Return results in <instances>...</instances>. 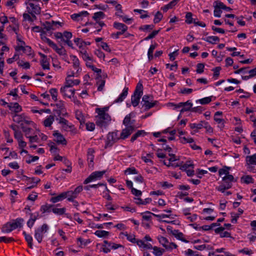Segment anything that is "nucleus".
Returning <instances> with one entry per match:
<instances>
[{
  "label": "nucleus",
  "mask_w": 256,
  "mask_h": 256,
  "mask_svg": "<svg viewBox=\"0 0 256 256\" xmlns=\"http://www.w3.org/2000/svg\"><path fill=\"white\" fill-rule=\"evenodd\" d=\"M72 61V66L76 71L69 70L67 72L68 76L78 77L82 72V68L80 66V60L78 58L74 55L70 56Z\"/></svg>",
  "instance_id": "f257e3e1"
},
{
  "label": "nucleus",
  "mask_w": 256,
  "mask_h": 256,
  "mask_svg": "<svg viewBox=\"0 0 256 256\" xmlns=\"http://www.w3.org/2000/svg\"><path fill=\"white\" fill-rule=\"evenodd\" d=\"M143 86L142 83L139 82L136 88L134 94L131 97V102L132 105L136 107L140 102V98L142 94Z\"/></svg>",
  "instance_id": "f03ea898"
},
{
  "label": "nucleus",
  "mask_w": 256,
  "mask_h": 256,
  "mask_svg": "<svg viewBox=\"0 0 256 256\" xmlns=\"http://www.w3.org/2000/svg\"><path fill=\"white\" fill-rule=\"evenodd\" d=\"M96 116V124L100 128H106L111 121V117L108 114L97 113Z\"/></svg>",
  "instance_id": "7ed1b4c3"
},
{
  "label": "nucleus",
  "mask_w": 256,
  "mask_h": 256,
  "mask_svg": "<svg viewBox=\"0 0 256 256\" xmlns=\"http://www.w3.org/2000/svg\"><path fill=\"white\" fill-rule=\"evenodd\" d=\"M142 106L146 110H148L155 106H156L158 102L154 100V97L151 95H144L142 98Z\"/></svg>",
  "instance_id": "20e7f679"
},
{
  "label": "nucleus",
  "mask_w": 256,
  "mask_h": 256,
  "mask_svg": "<svg viewBox=\"0 0 256 256\" xmlns=\"http://www.w3.org/2000/svg\"><path fill=\"white\" fill-rule=\"evenodd\" d=\"M56 120H58V123L62 124V128L64 130L70 131L74 134H76V130L74 125L69 124L68 120L62 117L56 118Z\"/></svg>",
  "instance_id": "39448f33"
},
{
  "label": "nucleus",
  "mask_w": 256,
  "mask_h": 256,
  "mask_svg": "<svg viewBox=\"0 0 256 256\" xmlns=\"http://www.w3.org/2000/svg\"><path fill=\"white\" fill-rule=\"evenodd\" d=\"M27 118L24 115V120H23V122L21 123V127L23 131L25 132L26 136L29 138V141L30 142V147H32V136L30 134V128H27L25 125H29L30 124L31 121L29 120L26 119Z\"/></svg>",
  "instance_id": "423d86ee"
},
{
  "label": "nucleus",
  "mask_w": 256,
  "mask_h": 256,
  "mask_svg": "<svg viewBox=\"0 0 256 256\" xmlns=\"http://www.w3.org/2000/svg\"><path fill=\"white\" fill-rule=\"evenodd\" d=\"M120 138L118 136V132H109L107 136V140L106 142L105 148L111 147Z\"/></svg>",
  "instance_id": "0eeeda50"
},
{
  "label": "nucleus",
  "mask_w": 256,
  "mask_h": 256,
  "mask_svg": "<svg viewBox=\"0 0 256 256\" xmlns=\"http://www.w3.org/2000/svg\"><path fill=\"white\" fill-rule=\"evenodd\" d=\"M48 230V226L46 224L36 230L34 236L39 243L42 240L43 234L46 232Z\"/></svg>",
  "instance_id": "6e6552de"
},
{
  "label": "nucleus",
  "mask_w": 256,
  "mask_h": 256,
  "mask_svg": "<svg viewBox=\"0 0 256 256\" xmlns=\"http://www.w3.org/2000/svg\"><path fill=\"white\" fill-rule=\"evenodd\" d=\"M46 43L48 44L55 51L60 55L62 56L67 57L68 55L66 54V50L62 46L59 48L58 47L56 44H54L52 40L50 39H46Z\"/></svg>",
  "instance_id": "1a4fd4ad"
},
{
  "label": "nucleus",
  "mask_w": 256,
  "mask_h": 256,
  "mask_svg": "<svg viewBox=\"0 0 256 256\" xmlns=\"http://www.w3.org/2000/svg\"><path fill=\"white\" fill-rule=\"evenodd\" d=\"M83 187L82 186H77L74 190H69L66 192L68 198V200L73 201V199L77 198L78 194L82 190Z\"/></svg>",
  "instance_id": "9d476101"
},
{
  "label": "nucleus",
  "mask_w": 256,
  "mask_h": 256,
  "mask_svg": "<svg viewBox=\"0 0 256 256\" xmlns=\"http://www.w3.org/2000/svg\"><path fill=\"white\" fill-rule=\"evenodd\" d=\"M104 173L105 171H96L92 172L90 176L84 180V184H87L96 179L100 178Z\"/></svg>",
  "instance_id": "9b49d317"
},
{
  "label": "nucleus",
  "mask_w": 256,
  "mask_h": 256,
  "mask_svg": "<svg viewBox=\"0 0 256 256\" xmlns=\"http://www.w3.org/2000/svg\"><path fill=\"white\" fill-rule=\"evenodd\" d=\"M44 29L47 31L55 30L58 28V25L62 26V23L60 22H55L52 20L50 22H46L43 24Z\"/></svg>",
  "instance_id": "f8f14e48"
},
{
  "label": "nucleus",
  "mask_w": 256,
  "mask_h": 256,
  "mask_svg": "<svg viewBox=\"0 0 256 256\" xmlns=\"http://www.w3.org/2000/svg\"><path fill=\"white\" fill-rule=\"evenodd\" d=\"M134 129L135 127H132V126H126V128L122 130L120 138L122 140H125L132 134Z\"/></svg>",
  "instance_id": "ddd939ff"
},
{
  "label": "nucleus",
  "mask_w": 256,
  "mask_h": 256,
  "mask_svg": "<svg viewBox=\"0 0 256 256\" xmlns=\"http://www.w3.org/2000/svg\"><path fill=\"white\" fill-rule=\"evenodd\" d=\"M70 88L64 86V87L60 88V92L64 96L71 98L74 94V90L73 89H70Z\"/></svg>",
  "instance_id": "4468645a"
},
{
  "label": "nucleus",
  "mask_w": 256,
  "mask_h": 256,
  "mask_svg": "<svg viewBox=\"0 0 256 256\" xmlns=\"http://www.w3.org/2000/svg\"><path fill=\"white\" fill-rule=\"evenodd\" d=\"M94 150L92 148H90L88 150L87 152V160L88 162V166L90 168H93L94 166Z\"/></svg>",
  "instance_id": "2eb2a0df"
},
{
  "label": "nucleus",
  "mask_w": 256,
  "mask_h": 256,
  "mask_svg": "<svg viewBox=\"0 0 256 256\" xmlns=\"http://www.w3.org/2000/svg\"><path fill=\"white\" fill-rule=\"evenodd\" d=\"M53 135L55 137V140L58 144L64 145L66 144V138L58 131H54Z\"/></svg>",
  "instance_id": "dca6fc26"
},
{
  "label": "nucleus",
  "mask_w": 256,
  "mask_h": 256,
  "mask_svg": "<svg viewBox=\"0 0 256 256\" xmlns=\"http://www.w3.org/2000/svg\"><path fill=\"white\" fill-rule=\"evenodd\" d=\"M33 136V142H40V140H46L47 136L41 133L40 131H36Z\"/></svg>",
  "instance_id": "f3484780"
},
{
  "label": "nucleus",
  "mask_w": 256,
  "mask_h": 256,
  "mask_svg": "<svg viewBox=\"0 0 256 256\" xmlns=\"http://www.w3.org/2000/svg\"><path fill=\"white\" fill-rule=\"evenodd\" d=\"M222 112H220V111H218V112H216L215 114H214V120L218 124H219L220 125L218 126L220 128H224V119H222V118H218V116H221L222 115Z\"/></svg>",
  "instance_id": "a211bd4d"
},
{
  "label": "nucleus",
  "mask_w": 256,
  "mask_h": 256,
  "mask_svg": "<svg viewBox=\"0 0 256 256\" xmlns=\"http://www.w3.org/2000/svg\"><path fill=\"white\" fill-rule=\"evenodd\" d=\"M72 77V76H68V74H67V77L66 80L65 86H66L69 88L72 87V86H74V85H78L80 82V80H72L71 79Z\"/></svg>",
  "instance_id": "6ab92c4d"
},
{
  "label": "nucleus",
  "mask_w": 256,
  "mask_h": 256,
  "mask_svg": "<svg viewBox=\"0 0 256 256\" xmlns=\"http://www.w3.org/2000/svg\"><path fill=\"white\" fill-rule=\"evenodd\" d=\"M114 27L116 30H120V32L124 33L128 30V26L122 24L118 22H114L113 24Z\"/></svg>",
  "instance_id": "aec40b11"
},
{
  "label": "nucleus",
  "mask_w": 256,
  "mask_h": 256,
  "mask_svg": "<svg viewBox=\"0 0 256 256\" xmlns=\"http://www.w3.org/2000/svg\"><path fill=\"white\" fill-rule=\"evenodd\" d=\"M24 220L22 218H18L16 220H12L10 222L12 225L14 230H15L18 228H22V223Z\"/></svg>",
  "instance_id": "412c9836"
},
{
  "label": "nucleus",
  "mask_w": 256,
  "mask_h": 256,
  "mask_svg": "<svg viewBox=\"0 0 256 256\" xmlns=\"http://www.w3.org/2000/svg\"><path fill=\"white\" fill-rule=\"evenodd\" d=\"M66 198H67L66 192H63L57 196L52 197L50 200L53 203H56L58 202L62 201Z\"/></svg>",
  "instance_id": "4be33fe9"
},
{
  "label": "nucleus",
  "mask_w": 256,
  "mask_h": 256,
  "mask_svg": "<svg viewBox=\"0 0 256 256\" xmlns=\"http://www.w3.org/2000/svg\"><path fill=\"white\" fill-rule=\"evenodd\" d=\"M128 88L127 87H125L122 93L119 96L114 100L115 102H122L124 99L126 98L128 94Z\"/></svg>",
  "instance_id": "5701e85b"
},
{
  "label": "nucleus",
  "mask_w": 256,
  "mask_h": 256,
  "mask_svg": "<svg viewBox=\"0 0 256 256\" xmlns=\"http://www.w3.org/2000/svg\"><path fill=\"white\" fill-rule=\"evenodd\" d=\"M8 106L10 110L15 113L20 112L22 110V107L18 104V103H10L8 104Z\"/></svg>",
  "instance_id": "b1692460"
},
{
  "label": "nucleus",
  "mask_w": 256,
  "mask_h": 256,
  "mask_svg": "<svg viewBox=\"0 0 256 256\" xmlns=\"http://www.w3.org/2000/svg\"><path fill=\"white\" fill-rule=\"evenodd\" d=\"M123 124L126 126H132V127H134V120H131V114H130L126 116L124 120H123Z\"/></svg>",
  "instance_id": "393cba45"
},
{
  "label": "nucleus",
  "mask_w": 256,
  "mask_h": 256,
  "mask_svg": "<svg viewBox=\"0 0 256 256\" xmlns=\"http://www.w3.org/2000/svg\"><path fill=\"white\" fill-rule=\"evenodd\" d=\"M13 230H14L10 222H6L2 228V232L4 233H10Z\"/></svg>",
  "instance_id": "a878e982"
},
{
  "label": "nucleus",
  "mask_w": 256,
  "mask_h": 256,
  "mask_svg": "<svg viewBox=\"0 0 256 256\" xmlns=\"http://www.w3.org/2000/svg\"><path fill=\"white\" fill-rule=\"evenodd\" d=\"M80 54L82 59L85 62L92 60V58L89 56L85 48H82V50H80Z\"/></svg>",
  "instance_id": "bb28decb"
},
{
  "label": "nucleus",
  "mask_w": 256,
  "mask_h": 256,
  "mask_svg": "<svg viewBox=\"0 0 256 256\" xmlns=\"http://www.w3.org/2000/svg\"><path fill=\"white\" fill-rule=\"evenodd\" d=\"M192 104L190 102V100H188L186 102H182V108L180 110V113H182L186 111H190V110L192 108Z\"/></svg>",
  "instance_id": "cd10ccee"
},
{
  "label": "nucleus",
  "mask_w": 256,
  "mask_h": 256,
  "mask_svg": "<svg viewBox=\"0 0 256 256\" xmlns=\"http://www.w3.org/2000/svg\"><path fill=\"white\" fill-rule=\"evenodd\" d=\"M203 40L212 44H216L220 41V38L216 36H209L202 38Z\"/></svg>",
  "instance_id": "c85d7f7f"
},
{
  "label": "nucleus",
  "mask_w": 256,
  "mask_h": 256,
  "mask_svg": "<svg viewBox=\"0 0 256 256\" xmlns=\"http://www.w3.org/2000/svg\"><path fill=\"white\" fill-rule=\"evenodd\" d=\"M180 0H172L169 4L162 8V10L164 12H166L168 10L172 8L175 6Z\"/></svg>",
  "instance_id": "c756f323"
},
{
  "label": "nucleus",
  "mask_w": 256,
  "mask_h": 256,
  "mask_svg": "<svg viewBox=\"0 0 256 256\" xmlns=\"http://www.w3.org/2000/svg\"><path fill=\"white\" fill-rule=\"evenodd\" d=\"M232 186V184L222 183L218 186L216 188V190L222 192H224L226 190L230 188Z\"/></svg>",
  "instance_id": "7c9ffc66"
},
{
  "label": "nucleus",
  "mask_w": 256,
  "mask_h": 256,
  "mask_svg": "<svg viewBox=\"0 0 256 256\" xmlns=\"http://www.w3.org/2000/svg\"><path fill=\"white\" fill-rule=\"evenodd\" d=\"M42 58L41 60V65L44 70H48L50 68V64L48 61L47 58L46 56L42 54Z\"/></svg>",
  "instance_id": "2f4dec72"
},
{
  "label": "nucleus",
  "mask_w": 256,
  "mask_h": 256,
  "mask_svg": "<svg viewBox=\"0 0 256 256\" xmlns=\"http://www.w3.org/2000/svg\"><path fill=\"white\" fill-rule=\"evenodd\" d=\"M241 182L246 184H253L254 180L249 175L244 176L240 178Z\"/></svg>",
  "instance_id": "473e14b6"
},
{
  "label": "nucleus",
  "mask_w": 256,
  "mask_h": 256,
  "mask_svg": "<svg viewBox=\"0 0 256 256\" xmlns=\"http://www.w3.org/2000/svg\"><path fill=\"white\" fill-rule=\"evenodd\" d=\"M246 164H252L256 165V153L252 156H246Z\"/></svg>",
  "instance_id": "72a5a7b5"
},
{
  "label": "nucleus",
  "mask_w": 256,
  "mask_h": 256,
  "mask_svg": "<svg viewBox=\"0 0 256 256\" xmlns=\"http://www.w3.org/2000/svg\"><path fill=\"white\" fill-rule=\"evenodd\" d=\"M54 116L50 115L48 116L43 122L44 125L46 127H50L51 126L54 121Z\"/></svg>",
  "instance_id": "f704fd0d"
},
{
  "label": "nucleus",
  "mask_w": 256,
  "mask_h": 256,
  "mask_svg": "<svg viewBox=\"0 0 256 256\" xmlns=\"http://www.w3.org/2000/svg\"><path fill=\"white\" fill-rule=\"evenodd\" d=\"M54 116L56 117H61L60 116H68V113L66 112L65 110H62L61 109H56L53 110Z\"/></svg>",
  "instance_id": "c9c22d12"
},
{
  "label": "nucleus",
  "mask_w": 256,
  "mask_h": 256,
  "mask_svg": "<svg viewBox=\"0 0 256 256\" xmlns=\"http://www.w3.org/2000/svg\"><path fill=\"white\" fill-rule=\"evenodd\" d=\"M146 132L144 130H139L136 133H135L131 138L130 142H133L134 140H136L138 138L141 136H144L146 134Z\"/></svg>",
  "instance_id": "e433bc0d"
},
{
  "label": "nucleus",
  "mask_w": 256,
  "mask_h": 256,
  "mask_svg": "<svg viewBox=\"0 0 256 256\" xmlns=\"http://www.w3.org/2000/svg\"><path fill=\"white\" fill-rule=\"evenodd\" d=\"M76 118L80 122V126L85 122V118L80 111L76 112Z\"/></svg>",
  "instance_id": "4c0bfd02"
},
{
  "label": "nucleus",
  "mask_w": 256,
  "mask_h": 256,
  "mask_svg": "<svg viewBox=\"0 0 256 256\" xmlns=\"http://www.w3.org/2000/svg\"><path fill=\"white\" fill-rule=\"evenodd\" d=\"M24 212L26 214H28L30 217L28 221L27 222V224L28 226V227L30 228L31 226H32V222L31 220H32V214L30 213V212L31 211L30 210V206H26L24 209Z\"/></svg>",
  "instance_id": "58836bf2"
},
{
  "label": "nucleus",
  "mask_w": 256,
  "mask_h": 256,
  "mask_svg": "<svg viewBox=\"0 0 256 256\" xmlns=\"http://www.w3.org/2000/svg\"><path fill=\"white\" fill-rule=\"evenodd\" d=\"M94 234L99 238H106L108 236L109 232L103 230H98L96 231Z\"/></svg>",
  "instance_id": "ea45409f"
},
{
  "label": "nucleus",
  "mask_w": 256,
  "mask_h": 256,
  "mask_svg": "<svg viewBox=\"0 0 256 256\" xmlns=\"http://www.w3.org/2000/svg\"><path fill=\"white\" fill-rule=\"evenodd\" d=\"M190 167H192V168H194V164L190 160L186 161V162L184 164H182L180 169L182 170H186L187 169Z\"/></svg>",
  "instance_id": "a19ab883"
},
{
  "label": "nucleus",
  "mask_w": 256,
  "mask_h": 256,
  "mask_svg": "<svg viewBox=\"0 0 256 256\" xmlns=\"http://www.w3.org/2000/svg\"><path fill=\"white\" fill-rule=\"evenodd\" d=\"M153 250V253L156 256H161L165 252L164 249L160 248L156 246H154Z\"/></svg>",
  "instance_id": "79ce46f5"
},
{
  "label": "nucleus",
  "mask_w": 256,
  "mask_h": 256,
  "mask_svg": "<svg viewBox=\"0 0 256 256\" xmlns=\"http://www.w3.org/2000/svg\"><path fill=\"white\" fill-rule=\"evenodd\" d=\"M105 16L104 14L102 12H95L92 16L93 19L98 22L100 18H103Z\"/></svg>",
  "instance_id": "37998d69"
},
{
  "label": "nucleus",
  "mask_w": 256,
  "mask_h": 256,
  "mask_svg": "<svg viewBox=\"0 0 256 256\" xmlns=\"http://www.w3.org/2000/svg\"><path fill=\"white\" fill-rule=\"evenodd\" d=\"M156 44L150 45L148 52V58L150 60L153 58V52L156 48Z\"/></svg>",
  "instance_id": "c03bdc74"
},
{
  "label": "nucleus",
  "mask_w": 256,
  "mask_h": 256,
  "mask_svg": "<svg viewBox=\"0 0 256 256\" xmlns=\"http://www.w3.org/2000/svg\"><path fill=\"white\" fill-rule=\"evenodd\" d=\"M234 177L232 175H227L222 178L223 184H232V182L234 181Z\"/></svg>",
  "instance_id": "a18cd8bd"
},
{
  "label": "nucleus",
  "mask_w": 256,
  "mask_h": 256,
  "mask_svg": "<svg viewBox=\"0 0 256 256\" xmlns=\"http://www.w3.org/2000/svg\"><path fill=\"white\" fill-rule=\"evenodd\" d=\"M23 120H24V114L19 115L16 114L13 116V120L16 123H22L23 122Z\"/></svg>",
  "instance_id": "49530a36"
},
{
  "label": "nucleus",
  "mask_w": 256,
  "mask_h": 256,
  "mask_svg": "<svg viewBox=\"0 0 256 256\" xmlns=\"http://www.w3.org/2000/svg\"><path fill=\"white\" fill-rule=\"evenodd\" d=\"M52 211L55 214L58 215H62L64 214L66 212V208H52Z\"/></svg>",
  "instance_id": "de8ad7c7"
},
{
  "label": "nucleus",
  "mask_w": 256,
  "mask_h": 256,
  "mask_svg": "<svg viewBox=\"0 0 256 256\" xmlns=\"http://www.w3.org/2000/svg\"><path fill=\"white\" fill-rule=\"evenodd\" d=\"M49 92L52 96V99L55 102L56 101L58 100L57 97L58 94L57 90L56 88H52L50 89Z\"/></svg>",
  "instance_id": "09e8293b"
},
{
  "label": "nucleus",
  "mask_w": 256,
  "mask_h": 256,
  "mask_svg": "<svg viewBox=\"0 0 256 256\" xmlns=\"http://www.w3.org/2000/svg\"><path fill=\"white\" fill-rule=\"evenodd\" d=\"M163 16L162 14L158 11L154 15V24L158 23L162 18Z\"/></svg>",
  "instance_id": "8fccbe9b"
},
{
  "label": "nucleus",
  "mask_w": 256,
  "mask_h": 256,
  "mask_svg": "<svg viewBox=\"0 0 256 256\" xmlns=\"http://www.w3.org/2000/svg\"><path fill=\"white\" fill-rule=\"evenodd\" d=\"M189 126L191 129H196V130H194V132H196L198 130H200L202 128V126L200 122L199 124H190Z\"/></svg>",
  "instance_id": "3c124183"
},
{
  "label": "nucleus",
  "mask_w": 256,
  "mask_h": 256,
  "mask_svg": "<svg viewBox=\"0 0 256 256\" xmlns=\"http://www.w3.org/2000/svg\"><path fill=\"white\" fill-rule=\"evenodd\" d=\"M154 213H152L149 211H146L144 213H142V218L146 220H150L152 218V215H153Z\"/></svg>",
  "instance_id": "603ef678"
},
{
  "label": "nucleus",
  "mask_w": 256,
  "mask_h": 256,
  "mask_svg": "<svg viewBox=\"0 0 256 256\" xmlns=\"http://www.w3.org/2000/svg\"><path fill=\"white\" fill-rule=\"evenodd\" d=\"M23 234L26 240L28 242V246L30 248H32V237L30 235L28 234L26 232H24Z\"/></svg>",
  "instance_id": "864d4df0"
},
{
  "label": "nucleus",
  "mask_w": 256,
  "mask_h": 256,
  "mask_svg": "<svg viewBox=\"0 0 256 256\" xmlns=\"http://www.w3.org/2000/svg\"><path fill=\"white\" fill-rule=\"evenodd\" d=\"M178 247L177 245L174 242H169L167 244L164 248L168 251H171L173 248H176Z\"/></svg>",
  "instance_id": "5fc2aeb1"
},
{
  "label": "nucleus",
  "mask_w": 256,
  "mask_h": 256,
  "mask_svg": "<svg viewBox=\"0 0 256 256\" xmlns=\"http://www.w3.org/2000/svg\"><path fill=\"white\" fill-rule=\"evenodd\" d=\"M154 26L153 24H146V25H144L142 26H140L139 28L140 30L146 31V30H148L150 31L152 30L154 28Z\"/></svg>",
  "instance_id": "6e6d98bb"
},
{
  "label": "nucleus",
  "mask_w": 256,
  "mask_h": 256,
  "mask_svg": "<svg viewBox=\"0 0 256 256\" xmlns=\"http://www.w3.org/2000/svg\"><path fill=\"white\" fill-rule=\"evenodd\" d=\"M74 42L81 50L84 48H83L84 41L82 38H76L74 40Z\"/></svg>",
  "instance_id": "4d7b16f0"
},
{
  "label": "nucleus",
  "mask_w": 256,
  "mask_h": 256,
  "mask_svg": "<svg viewBox=\"0 0 256 256\" xmlns=\"http://www.w3.org/2000/svg\"><path fill=\"white\" fill-rule=\"evenodd\" d=\"M53 206L52 205H43L40 207V211L44 213L45 212H50L51 211V208Z\"/></svg>",
  "instance_id": "13d9d810"
},
{
  "label": "nucleus",
  "mask_w": 256,
  "mask_h": 256,
  "mask_svg": "<svg viewBox=\"0 0 256 256\" xmlns=\"http://www.w3.org/2000/svg\"><path fill=\"white\" fill-rule=\"evenodd\" d=\"M212 101L211 97H206L200 99L197 101L202 104H209Z\"/></svg>",
  "instance_id": "bf43d9fd"
},
{
  "label": "nucleus",
  "mask_w": 256,
  "mask_h": 256,
  "mask_svg": "<svg viewBox=\"0 0 256 256\" xmlns=\"http://www.w3.org/2000/svg\"><path fill=\"white\" fill-rule=\"evenodd\" d=\"M192 12H188L186 14V22L187 23V24H192L193 22H194V20H193V18H192Z\"/></svg>",
  "instance_id": "052dcab7"
},
{
  "label": "nucleus",
  "mask_w": 256,
  "mask_h": 256,
  "mask_svg": "<svg viewBox=\"0 0 256 256\" xmlns=\"http://www.w3.org/2000/svg\"><path fill=\"white\" fill-rule=\"evenodd\" d=\"M204 64L202 63H198L196 65V72L198 74H202L204 72Z\"/></svg>",
  "instance_id": "680f3d73"
},
{
  "label": "nucleus",
  "mask_w": 256,
  "mask_h": 256,
  "mask_svg": "<svg viewBox=\"0 0 256 256\" xmlns=\"http://www.w3.org/2000/svg\"><path fill=\"white\" fill-rule=\"evenodd\" d=\"M96 84L98 86V90L102 91L104 86L105 80H104L100 79L97 82Z\"/></svg>",
  "instance_id": "e2e57ef3"
},
{
  "label": "nucleus",
  "mask_w": 256,
  "mask_h": 256,
  "mask_svg": "<svg viewBox=\"0 0 256 256\" xmlns=\"http://www.w3.org/2000/svg\"><path fill=\"white\" fill-rule=\"evenodd\" d=\"M123 234L126 237V238L128 241H130L132 243L136 242V239L135 238L134 235L128 234L126 232L124 234V233H123Z\"/></svg>",
  "instance_id": "0e129e2a"
},
{
  "label": "nucleus",
  "mask_w": 256,
  "mask_h": 256,
  "mask_svg": "<svg viewBox=\"0 0 256 256\" xmlns=\"http://www.w3.org/2000/svg\"><path fill=\"white\" fill-rule=\"evenodd\" d=\"M124 174H137L138 171L134 167L129 168L125 170Z\"/></svg>",
  "instance_id": "69168bd1"
},
{
  "label": "nucleus",
  "mask_w": 256,
  "mask_h": 256,
  "mask_svg": "<svg viewBox=\"0 0 256 256\" xmlns=\"http://www.w3.org/2000/svg\"><path fill=\"white\" fill-rule=\"evenodd\" d=\"M105 206L106 207L107 210H114L118 208V206L112 204L110 202H106L105 205Z\"/></svg>",
  "instance_id": "338daca9"
},
{
  "label": "nucleus",
  "mask_w": 256,
  "mask_h": 256,
  "mask_svg": "<svg viewBox=\"0 0 256 256\" xmlns=\"http://www.w3.org/2000/svg\"><path fill=\"white\" fill-rule=\"evenodd\" d=\"M160 243L164 247L167 244H168V239L164 236H160L158 238Z\"/></svg>",
  "instance_id": "774afa93"
}]
</instances>
